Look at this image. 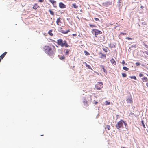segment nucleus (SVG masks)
Listing matches in <instances>:
<instances>
[{
    "label": "nucleus",
    "instance_id": "aec40b11",
    "mask_svg": "<svg viewBox=\"0 0 148 148\" xmlns=\"http://www.w3.org/2000/svg\"><path fill=\"white\" fill-rule=\"evenodd\" d=\"M84 63H85V65H86V67H88L89 69H92V68H91V67L90 66V65L87 64L85 62H84Z\"/></svg>",
    "mask_w": 148,
    "mask_h": 148
},
{
    "label": "nucleus",
    "instance_id": "f8f14e48",
    "mask_svg": "<svg viewBox=\"0 0 148 148\" xmlns=\"http://www.w3.org/2000/svg\"><path fill=\"white\" fill-rule=\"evenodd\" d=\"M70 50L69 49H65L64 51V52L65 55H68L69 54V52H70Z\"/></svg>",
    "mask_w": 148,
    "mask_h": 148
},
{
    "label": "nucleus",
    "instance_id": "a211bd4d",
    "mask_svg": "<svg viewBox=\"0 0 148 148\" xmlns=\"http://www.w3.org/2000/svg\"><path fill=\"white\" fill-rule=\"evenodd\" d=\"M72 7H73L75 8H78V6L76 5L75 3L73 4L72 5Z\"/></svg>",
    "mask_w": 148,
    "mask_h": 148
},
{
    "label": "nucleus",
    "instance_id": "9d476101",
    "mask_svg": "<svg viewBox=\"0 0 148 148\" xmlns=\"http://www.w3.org/2000/svg\"><path fill=\"white\" fill-rule=\"evenodd\" d=\"M127 103H132V99L131 97L128 98L126 99Z\"/></svg>",
    "mask_w": 148,
    "mask_h": 148
},
{
    "label": "nucleus",
    "instance_id": "49530a36",
    "mask_svg": "<svg viewBox=\"0 0 148 148\" xmlns=\"http://www.w3.org/2000/svg\"><path fill=\"white\" fill-rule=\"evenodd\" d=\"M146 85L148 87V83H146Z\"/></svg>",
    "mask_w": 148,
    "mask_h": 148
},
{
    "label": "nucleus",
    "instance_id": "393cba45",
    "mask_svg": "<svg viewBox=\"0 0 148 148\" xmlns=\"http://www.w3.org/2000/svg\"><path fill=\"white\" fill-rule=\"evenodd\" d=\"M100 54L101 55V58H102L103 57L106 58V55L104 54H103L102 53H100Z\"/></svg>",
    "mask_w": 148,
    "mask_h": 148
},
{
    "label": "nucleus",
    "instance_id": "a878e982",
    "mask_svg": "<svg viewBox=\"0 0 148 148\" xmlns=\"http://www.w3.org/2000/svg\"><path fill=\"white\" fill-rule=\"evenodd\" d=\"M130 77L132 79H134L135 80L137 79L136 78L135 76H130Z\"/></svg>",
    "mask_w": 148,
    "mask_h": 148
},
{
    "label": "nucleus",
    "instance_id": "e433bc0d",
    "mask_svg": "<svg viewBox=\"0 0 148 148\" xmlns=\"http://www.w3.org/2000/svg\"><path fill=\"white\" fill-rule=\"evenodd\" d=\"M136 66H139L140 65V63L139 62H136Z\"/></svg>",
    "mask_w": 148,
    "mask_h": 148
},
{
    "label": "nucleus",
    "instance_id": "9b49d317",
    "mask_svg": "<svg viewBox=\"0 0 148 148\" xmlns=\"http://www.w3.org/2000/svg\"><path fill=\"white\" fill-rule=\"evenodd\" d=\"M49 1L53 4L54 7H55V5H56V2L53 0H49Z\"/></svg>",
    "mask_w": 148,
    "mask_h": 148
},
{
    "label": "nucleus",
    "instance_id": "dca6fc26",
    "mask_svg": "<svg viewBox=\"0 0 148 148\" xmlns=\"http://www.w3.org/2000/svg\"><path fill=\"white\" fill-rule=\"evenodd\" d=\"M70 31L69 30H68L66 31H64V30L62 29L61 30L60 32L64 34H67L68 32H69Z\"/></svg>",
    "mask_w": 148,
    "mask_h": 148
},
{
    "label": "nucleus",
    "instance_id": "2f4dec72",
    "mask_svg": "<svg viewBox=\"0 0 148 148\" xmlns=\"http://www.w3.org/2000/svg\"><path fill=\"white\" fill-rule=\"evenodd\" d=\"M122 77H126V76H127V74L125 73H122Z\"/></svg>",
    "mask_w": 148,
    "mask_h": 148
},
{
    "label": "nucleus",
    "instance_id": "6e6552de",
    "mask_svg": "<svg viewBox=\"0 0 148 148\" xmlns=\"http://www.w3.org/2000/svg\"><path fill=\"white\" fill-rule=\"evenodd\" d=\"M61 18L59 17L57 19L56 23L59 26H61L62 23L61 21Z\"/></svg>",
    "mask_w": 148,
    "mask_h": 148
},
{
    "label": "nucleus",
    "instance_id": "f704fd0d",
    "mask_svg": "<svg viewBox=\"0 0 148 148\" xmlns=\"http://www.w3.org/2000/svg\"><path fill=\"white\" fill-rule=\"evenodd\" d=\"M143 75H144L143 74H142V73H140L139 74V77H142L143 76Z\"/></svg>",
    "mask_w": 148,
    "mask_h": 148
},
{
    "label": "nucleus",
    "instance_id": "473e14b6",
    "mask_svg": "<svg viewBox=\"0 0 148 148\" xmlns=\"http://www.w3.org/2000/svg\"><path fill=\"white\" fill-rule=\"evenodd\" d=\"M106 105H108L110 104V102H108L107 101H105Z\"/></svg>",
    "mask_w": 148,
    "mask_h": 148
},
{
    "label": "nucleus",
    "instance_id": "6ab92c4d",
    "mask_svg": "<svg viewBox=\"0 0 148 148\" xmlns=\"http://www.w3.org/2000/svg\"><path fill=\"white\" fill-rule=\"evenodd\" d=\"M49 11L50 12V14L52 16H54V12L52 11L51 9H49Z\"/></svg>",
    "mask_w": 148,
    "mask_h": 148
},
{
    "label": "nucleus",
    "instance_id": "5701e85b",
    "mask_svg": "<svg viewBox=\"0 0 148 148\" xmlns=\"http://www.w3.org/2000/svg\"><path fill=\"white\" fill-rule=\"evenodd\" d=\"M65 58V57L64 55H61L59 57V58L61 60L64 59Z\"/></svg>",
    "mask_w": 148,
    "mask_h": 148
},
{
    "label": "nucleus",
    "instance_id": "a18cd8bd",
    "mask_svg": "<svg viewBox=\"0 0 148 148\" xmlns=\"http://www.w3.org/2000/svg\"><path fill=\"white\" fill-rule=\"evenodd\" d=\"M145 47L146 48H147V49H148V46L147 45H146Z\"/></svg>",
    "mask_w": 148,
    "mask_h": 148
},
{
    "label": "nucleus",
    "instance_id": "c03bdc74",
    "mask_svg": "<svg viewBox=\"0 0 148 148\" xmlns=\"http://www.w3.org/2000/svg\"><path fill=\"white\" fill-rule=\"evenodd\" d=\"M97 103H98V102L97 101H95L94 102V103H93L95 104H97Z\"/></svg>",
    "mask_w": 148,
    "mask_h": 148
},
{
    "label": "nucleus",
    "instance_id": "f03ea898",
    "mask_svg": "<svg viewBox=\"0 0 148 148\" xmlns=\"http://www.w3.org/2000/svg\"><path fill=\"white\" fill-rule=\"evenodd\" d=\"M123 124H124L125 126H126L127 125L125 121L121 119L119 121L117 122V124L116 125V127L119 130H120V129H123L124 128Z\"/></svg>",
    "mask_w": 148,
    "mask_h": 148
},
{
    "label": "nucleus",
    "instance_id": "de8ad7c7",
    "mask_svg": "<svg viewBox=\"0 0 148 148\" xmlns=\"http://www.w3.org/2000/svg\"><path fill=\"white\" fill-rule=\"evenodd\" d=\"M144 8V7L143 6H141L140 7V8Z\"/></svg>",
    "mask_w": 148,
    "mask_h": 148
},
{
    "label": "nucleus",
    "instance_id": "4468645a",
    "mask_svg": "<svg viewBox=\"0 0 148 148\" xmlns=\"http://www.w3.org/2000/svg\"><path fill=\"white\" fill-rule=\"evenodd\" d=\"M110 62L112 64L115 65H116V62L114 59L112 58L110 60Z\"/></svg>",
    "mask_w": 148,
    "mask_h": 148
},
{
    "label": "nucleus",
    "instance_id": "cd10ccee",
    "mask_svg": "<svg viewBox=\"0 0 148 148\" xmlns=\"http://www.w3.org/2000/svg\"><path fill=\"white\" fill-rule=\"evenodd\" d=\"M123 69L124 70H125L127 71L129 69L127 68L126 67L124 66L123 67Z\"/></svg>",
    "mask_w": 148,
    "mask_h": 148
},
{
    "label": "nucleus",
    "instance_id": "412c9836",
    "mask_svg": "<svg viewBox=\"0 0 148 148\" xmlns=\"http://www.w3.org/2000/svg\"><path fill=\"white\" fill-rule=\"evenodd\" d=\"M52 30H50L48 32V34L51 36H53V34L52 33Z\"/></svg>",
    "mask_w": 148,
    "mask_h": 148
},
{
    "label": "nucleus",
    "instance_id": "a19ab883",
    "mask_svg": "<svg viewBox=\"0 0 148 148\" xmlns=\"http://www.w3.org/2000/svg\"><path fill=\"white\" fill-rule=\"evenodd\" d=\"M72 35L74 36H77V34H73Z\"/></svg>",
    "mask_w": 148,
    "mask_h": 148
},
{
    "label": "nucleus",
    "instance_id": "0eeeda50",
    "mask_svg": "<svg viewBox=\"0 0 148 148\" xmlns=\"http://www.w3.org/2000/svg\"><path fill=\"white\" fill-rule=\"evenodd\" d=\"M112 4L111 2H105L102 4L103 6L106 7H108V6Z\"/></svg>",
    "mask_w": 148,
    "mask_h": 148
},
{
    "label": "nucleus",
    "instance_id": "1a4fd4ad",
    "mask_svg": "<svg viewBox=\"0 0 148 148\" xmlns=\"http://www.w3.org/2000/svg\"><path fill=\"white\" fill-rule=\"evenodd\" d=\"M59 6L61 8H65L66 7V6L62 2H60L59 3Z\"/></svg>",
    "mask_w": 148,
    "mask_h": 148
},
{
    "label": "nucleus",
    "instance_id": "2eb2a0df",
    "mask_svg": "<svg viewBox=\"0 0 148 148\" xmlns=\"http://www.w3.org/2000/svg\"><path fill=\"white\" fill-rule=\"evenodd\" d=\"M7 53V52H4L3 54H2L0 56L1 58V59H3L6 55Z\"/></svg>",
    "mask_w": 148,
    "mask_h": 148
},
{
    "label": "nucleus",
    "instance_id": "72a5a7b5",
    "mask_svg": "<svg viewBox=\"0 0 148 148\" xmlns=\"http://www.w3.org/2000/svg\"><path fill=\"white\" fill-rule=\"evenodd\" d=\"M102 68L103 69V71L104 72L106 73V70L105 69L104 67L103 66L102 67Z\"/></svg>",
    "mask_w": 148,
    "mask_h": 148
},
{
    "label": "nucleus",
    "instance_id": "79ce46f5",
    "mask_svg": "<svg viewBox=\"0 0 148 148\" xmlns=\"http://www.w3.org/2000/svg\"><path fill=\"white\" fill-rule=\"evenodd\" d=\"M145 53L147 55H148V51H145Z\"/></svg>",
    "mask_w": 148,
    "mask_h": 148
},
{
    "label": "nucleus",
    "instance_id": "7c9ffc66",
    "mask_svg": "<svg viewBox=\"0 0 148 148\" xmlns=\"http://www.w3.org/2000/svg\"><path fill=\"white\" fill-rule=\"evenodd\" d=\"M89 25L92 28H93L94 27H97L95 25H92V24H89Z\"/></svg>",
    "mask_w": 148,
    "mask_h": 148
},
{
    "label": "nucleus",
    "instance_id": "423d86ee",
    "mask_svg": "<svg viewBox=\"0 0 148 148\" xmlns=\"http://www.w3.org/2000/svg\"><path fill=\"white\" fill-rule=\"evenodd\" d=\"M57 43L58 45L61 46L62 47H63V41L61 39H59L57 40Z\"/></svg>",
    "mask_w": 148,
    "mask_h": 148
},
{
    "label": "nucleus",
    "instance_id": "f257e3e1",
    "mask_svg": "<svg viewBox=\"0 0 148 148\" xmlns=\"http://www.w3.org/2000/svg\"><path fill=\"white\" fill-rule=\"evenodd\" d=\"M43 49L46 54L50 56L51 58L54 56L56 51V48L53 45H45Z\"/></svg>",
    "mask_w": 148,
    "mask_h": 148
},
{
    "label": "nucleus",
    "instance_id": "ddd939ff",
    "mask_svg": "<svg viewBox=\"0 0 148 148\" xmlns=\"http://www.w3.org/2000/svg\"><path fill=\"white\" fill-rule=\"evenodd\" d=\"M39 7V6L37 4H35L33 6V9L34 10L37 9Z\"/></svg>",
    "mask_w": 148,
    "mask_h": 148
},
{
    "label": "nucleus",
    "instance_id": "bb28decb",
    "mask_svg": "<svg viewBox=\"0 0 148 148\" xmlns=\"http://www.w3.org/2000/svg\"><path fill=\"white\" fill-rule=\"evenodd\" d=\"M84 53L86 55H90V53L88 52L87 51H84Z\"/></svg>",
    "mask_w": 148,
    "mask_h": 148
},
{
    "label": "nucleus",
    "instance_id": "4be33fe9",
    "mask_svg": "<svg viewBox=\"0 0 148 148\" xmlns=\"http://www.w3.org/2000/svg\"><path fill=\"white\" fill-rule=\"evenodd\" d=\"M142 79L144 82H146L147 81V78L146 77H144L142 78Z\"/></svg>",
    "mask_w": 148,
    "mask_h": 148
},
{
    "label": "nucleus",
    "instance_id": "39448f33",
    "mask_svg": "<svg viewBox=\"0 0 148 148\" xmlns=\"http://www.w3.org/2000/svg\"><path fill=\"white\" fill-rule=\"evenodd\" d=\"M83 104L82 106L84 108H85L88 106L87 99L86 97H84L83 98Z\"/></svg>",
    "mask_w": 148,
    "mask_h": 148
},
{
    "label": "nucleus",
    "instance_id": "f3484780",
    "mask_svg": "<svg viewBox=\"0 0 148 148\" xmlns=\"http://www.w3.org/2000/svg\"><path fill=\"white\" fill-rule=\"evenodd\" d=\"M64 46L65 47H69V45L66 42V41H65L63 43V47Z\"/></svg>",
    "mask_w": 148,
    "mask_h": 148
},
{
    "label": "nucleus",
    "instance_id": "09e8293b",
    "mask_svg": "<svg viewBox=\"0 0 148 148\" xmlns=\"http://www.w3.org/2000/svg\"><path fill=\"white\" fill-rule=\"evenodd\" d=\"M80 11L81 12H83L82 10V9Z\"/></svg>",
    "mask_w": 148,
    "mask_h": 148
},
{
    "label": "nucleus",
    "instance_id": "c9c22d12",
    "mask_svg": "<svg viewBox=\"0 0 148 148\" xmlns=\"http://www.w3.org/2000/svg\"><path fill=\"white\" fill-rule=\"evenodd\" d=\"M126 39H128V40H132V38H130L129 37H126Z\"/></svg>",
    "mask_w": 148,
    "mask_h": 148
},
{
    "label": "nucleus",
    "instance_id": "603ef678",
    "mask_svg": "<svg viewBox=\"0 0 148 148\" xmlns=\"http://www.w3.org/2000/svg\"><path fill=\"white\" fill-rule=\"evenodd\" d=\"M147 132H148V130L147 131Z\"/></svg>",
    "mask_w": 148,
    "mask_h": 148
},
{
    "label": "nucleus",
    "instance_id": "20e7f679",
    "mask_svg": "<svg viewBox=\"0 0 148 148\" xmlns=\"http://www.w3.org/2000/svg\"><path fill=\"white\" fill-rule=\"evenodd\" d=\"M103 88V83L102 82H98L95 85V88L97 90H100Z\"/></svg>",
    "mask_w": 148,
    "mask_h": 148
},
{
    "label": "nucleus",
    "instance_id": "b1692460",
    "mask_svg": "<svg viewBox=\"0 0 148 148\" xmlns=\"http://www.w3.org/2000/svg\"><path fill=\"white\" fill-rule=\"evenodd\" d=\"M110 126L109 125H107L106 126V129L108 130H109L110 129Z\"/></svg>",
    "mask_w": 148,
    "mask_h": 148
},
{
    "label": "nucleus",
    "instance_id": "4c0bfd02",
    "mask_svg": "<svg viewBox=\"0 0 148 148\" xmlns=\"http://www.w3.org/2000/svg\"><path fill=\"white\" fill-rule=\"evenodd\" d=\"M120 34L122 35H125L126 34V33H121Z\"/></svg>",
    "mask_w": 148,
    "mask_h": 148
},
{
    "label": "nucleus",
    "instance_id": "c85d7f7f",
    "mask_svg": "<svg viewBox=\"0 0 148 148\" xmlns=\"http://www.w3.org/2000/svg\"><path fill=\"white\" fill-rule=\"evenodd\" d=\"M108 49L106 47V48H104L103 49V50L104 51H105L106 52L108 51Z\"/></svg>",
    "mask_w": 148,
    "mask_h": 148
},
{
    "label": "nucleus",
    "instance_id": "3c124183",
    "mask_svg": "<svg viewBox=\"0 0 148 148\" xmlns=\"http://www.w3.org/2000/svg\"><path fill=\"white\" fill-rule=\"evenodd\" d=\"M132 114H134L133 113H132Z\"/></svg>",
    "mask_w": 148,
    "mask_h": 148
},
{
    "label": "nucleus",
    "instance_id": "7ed1b4c3",
    "mask_svg": "<svg viewBox=\"0 0 148 148\" xmlns=\"http://www.w3.org/2000/svg\"><path fill=\"white\" fill-rule=\"evenodd\" d=\"M91 32L93 34H94V35L96 37H97V35L102 34V32L96 29H93L91 31Z\"/></svg>",
    "mask_w": 148,
    "mask_h": 148
},
{
    "label": "nucleus",
    "instance_id": "58836bf2",
    "mask_svg": "<svg viewBox=\"0 0 148 148\" xmlns=\"http://www.w3.org/2000/svg\"><path fill=\"white\" fill-rule=\"evenodd\" d=\"M94 19L96 21H99V19L98 18H94Z\"/></svg>",
    "mask_w": 148,
    "mask_h": 148
},
{
    "label": "nucleus",
    "instance_id": "8fccbe9b",
    "mask_svg": "<svg viewBox=\"0 0 148 148\" xmlns=\"http://www.w3.org/2000/svg\"><path fill=\"white\" fill-rule=\"evenodd\" d=\"M121 148H126L124 147H122Z\"/></svg>",
    "mask_w": 148,
    "mask_h": 148
},
{
    "label": "nucleus",
    "instance_id": "37998d69",
    "mask_svg": "<svg viewBox=\"0 0 148 148\" xmlns=\"http://www.w3.org/2000/svg\"><path fill=\"white\" fill-rule=\"evenodd\" d=\"M39 1L40 2H43L44 1V0H39Z\"/></svg>",
    "mask_w": 148,
    "mask_h": 148
},
{
    "label": "nucleus",
    "instance_id": "ea45409f",
    "mask_svg": "<svg viewBox=\"0 0 148 148\" xmlns=\"http://www.w3.org/2000/svg\"><path fill=\"white\" fill-rule=\"evenodd\" d=\"M125 64V61L124 60H123V61H122L123 65V66L124 65V64Z\"/></svg>",
    "mask_w": 148,
    "mask_h": 148
},
{
    "label": "nucleus",
    "instance_id": "c756f323",
    "mask_svg": "<svg viewBox=\"0 0 148 148\" xmlns=\"http://www.w3.org/2000/svg\"><path fill=\"white\" fill-rule=\"evenodd\" d=\"M141 123H142V125L143 126V127H144V128H145V125L144 124V121L143 120H142L141 121Z\"/></svg>",
    "mask_w": 148,
    "mask_h": 148
}]
</instances>
